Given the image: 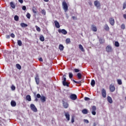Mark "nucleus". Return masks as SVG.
Returning a JSON list of instances; mask_svg holds the SVG:
<instances>
[{
  "mask_svg": "<svg viewBox=\"0 0 126 126\" xmlns=\"http://www.w3.org/2000/svg\"><path fill=\"white\" fill-rule=\"evenodd\" d=\"M63 8L64 11V12H66L68 10V6L67 3L65 1H63L62 3Z\"/></svg>",
  "mask_w": 126,
  "mask_h": 126,
  "instance_id": "obj_1",
  "label": "nucleus"
},
{
  "mask_svg": "<svg viewBox=\"0 0 126 126\" xmlns=\"http://www.w3.org/2000/svg\"><path fill=\"white\" fill-rule=\"evenodd\" d=\"M106 50L107 53H112L113 52V48L111 45H108L106 48Z\"/></svg>",
  "mask_w": 126,
  "mask_h": 126,
  "instance_id": "obj_2",
  "label": "nucleus"
},
{
  "mask_svg": "<svg viewBox=\"0 0 126 126\" xmlns=\"http://www.w3.org/2000/svg\"><path fill=\"white\" fill-rule=\"evenodd\" d=\"M92 114L94 116H95L96 115V110H97V108H96V106H93L92 107Z\"/></svg>",
  "mask_w": 126,
  "mask_h": 126,
  "instance_id": "obj_3",
  "label": "nucleus"
},
{
  "mask_svg": "<svg viewBox=\"0 0 126 126\" xmlns=\"http://www.w3.org/2000/svg\"><path fill=\"white\" fill-rule=\"evenodd\" d=\"M30 107H31V110H32V111H33V112H34L35 113L37 112V108L36 107L35 105H34L33 104H31Z\"/></svg>",
  "mask_w": 126,
  "mask_h": 126,
  "instance_id": "obj_4",
  "label": "nucleus"
},
{
  "mask_svg": "<svg viewBox=\"0 0 126 126\" xmlns=\"http://www.w3.org/2000/svg\"><path fill=\"white\" fill-rule=\"evenodd\" d=\"M101 94L103 98H106L107 96V93L106 92V90L104 89H102L101 90Z\"/></svg>",
  "mask_w": 126,
  "mask_h": 126,
  "instance_id": "obj_5",
  "label": "nucleus"
},
{
  "mask_svg": "<svg viewBox=\"0 0 126 126\" xmlns=\"http://www.w3.org/2000/svg\"><path fill=\"white\" fill-rule=\"evenodd\" d=\"M70 99L74 101L77 99V95H76L75 94H71L70 95Z\"/></svg>",
  "mask_w": 126,
  "mask_h": 126,
  "instance_id": "obj_6",
  "label": "nucleus"
},
{
  "mask_svg": "<svg viewBox=\"0 0 126 126\" xmlns=\"http://www.w3.org/2000/svg\"><path fill=\"white\" fill-rule=\"evenodd\" d=\"M58 32L59 33H62L63 35H66V34H67V32L64 29H59L58 30Z\"/></svg>",
  "mask_w": 126,
  "mask_h": 126,
  "instance_id": "obj_7",
  "label": "nucleus"
},
{
  "mask_svg": "<svg viewBox=\"0 0 126 126\" xmlns=\"http://www.w3.org/2000/svg\"><path fill=\"white\" fill-rule=\"evenodd\" d=\"M109 23L112 25V26H114L115 25V19L111 17L109 19Z\"/></svg>",
  "mask_w": 126,
  "mask_h": 126,
  "instance_id": "obj_8",
  "label": "nucleus"
},
{
  "mask_svg": "<svg viewBox=\"0 0 126 126\" xmlns=\"http://www.w3.org/2000/svg\"><path fill=\"white\" fill-rule=\"evenodd\" d=\"M35 80L36 84L38 85L39 83H40V79L39 78V75H38V74L36 75V77H35Z\"/></svg>",
  "mask_w": 126,
  "mask_h": 126,
  "instance_id": "obj_9",
  "label": "nucleus"
},
{
  "mask_svg": "<svg viewBox=\"0 0 126 126\" xmlns=\"http://www.w3.org/2000/svg\"><path fill=\"white\" fill-rule=\"evenodd\" d=\"M64 116L66 117V119L67 121H69V120H70V115H69V113H68V112H65L64 113Z\"/></svg>",
  "mask_w": 126,
  "mask_h": 126,
  "instance_id": "obj_10",
  "label": "nucleus"
},
{
  "mask_svg": "<svg viewBox=\"0 0 126 126\" xmlns=\"http://www.w3.org/2000/svg\"><path fill=\"white\" fill-rule=\"evenodd\" d=\"M109 89H110L111 92H114V91H115V90H116V88H115V86L111 85L110 86Z\"/></svg>",
  "mask_w": 126,
  "mask_h": 126,
  "instance_id": "obj_11",
  "label": "nucleus"
},
{
  "mask_svg": "<svg viewBox=\"0 0 126 126\" xmlns=\"http://www.w3.org/2000/svg\"><path fill=\"white\" fill-rule=\"evenodd\" d=\"M94 4L96 7H100V2L98 0H95L94 2Z\"/></svg>",
  "mask_w": 126,
  "mask_h": 126,
  "instance_id": "obj_12",
  "label": "nucleus"
},
{
  "mask_svg": "<svg viewBox=\"0 0 126 126\" xmlns=\"http://www.w3.org/2000/svg\"><path fill=\"white\" fill-rule=\"evenodd\" d=\"M63 105L65 109H67V108H68V103H67V102H65L64 101H63Z\"/></svg>",
  "mask_w": 126,
  "mask_h": 126,
  "instance_id": "obj_13",
  "label": "nucleus"
},
{
  "mask_svg": "<svg viewBox=\"0 0 126 126\" xmlns=\"http://www.w3.org/2000/svg\"><path fill=\"white\" fill-rule=\"evenodd\" d=\"M54 23L56 28H60V27H61V26L60 25V23H59L58 21H55Z\"/></svg>",
  "mask_w": 126,
  "mask_h": 126,
  "instance_id": "obj_14",
  "label": "nucleus"
},
{
  "mask_svg": "<svg viewBox=\"0 0 126 126\" xmlns=\"http://www.w3.org/2000/svg\"><path fill=\"white\" fill-rule=\"evenodd\" d=\"M107 101L110 104H112L113 103V99H112V97H111L110 96H107Z\"/></svg>",
  "mask_w": 126,
  "mask_h": 126,
  "instance_id": "obj_15",
  "label": "nucleus"
},
{
  "mask_svg": "<svg viewBox=\"0 0 126 126\" xmlns=\"http://www.w3.org/2000/svg\"><path fill=\"white\" fill-rule=\"evenodd\" d=\"M92 30L94 32H97V27L95 26H92Z\"/></svg>",
  "mask_w": 126,
  "mask_h": 126,
  "instance_id": "obj_16",
  "label": "nucleus"
},
{
  "mask_svg": "<svg viewBox=\"0 0 126 126\" xmlns=\"http://www.w3.org/2000/svg\"><path fill=\"white\" fill-rule=\"evenodd\" d=\"M40 100L43 103H44V102H46V97H45L44 95L41 96L40 97Z\"/></svg>",
  "mask_w": 126,
  "mask_h": 126,
  "instance_id": "obj_17",
  "label": "nucleus"
},
{
  "mask_svg": "<svg viewBox=\"0 0 126 126\" xmlns=\"http://www.w3.org/2000/svg\"><path fill=\"white\" fill-rule=\"evenodd\" d=\"M39 40L41 41V42H44V41H45V37L44 36H43V35H40Z\"/></svg>",
  "mask_w": 126,
  "mask_h": 126,
  "instance_id": "obj_18",
  "label": "nucleus"
},
{
  "mask_svg": "<svg viewBox=\"0 0 126 126\" xmlns=\"http://www.w3.org/2000/svg\"><path fill=\"white\" fill-rule=\"evenodd\" d=\"M63 86H66L67 87H69V84H68L66 81L62 82Z\"/></svg>",
  "mask_w": 126,
  "mask_h": 126,
  "instance_id": "obj_19",
  "label": "nucleus"
},
{
  "mask_svg": "<svg viewBox=\"0 0 126 126\" xmlns=\"http://www.w3.org/2000/svg\"><path fill=\"white\" fill-rule=\"evenodd\" d=\"M26 98L27 101H31V96L30 95H27Z\"/></svg>",
  "mask_w": 126,
  "mask_h": 126,
  "instance_id": "obj_20",
  "label": "nucleus"
},
{
  "mask_svg": "<svg viewBox=\"0 0 126 126\" xmlns=\"http://www.w3.org/2000/svg\"><path fill=\"white\" fill-rule=\"evenodd\" d=\"M10 5L11 6V7H12V8H15V4H14V3L13 2H11L10 3Z\"/></svg>",
  "mask_w": 126,
  "mask_h": 126,
  "instance_id": "obj_21",
  "label": "nucleus"
},
{
  "mask_svg": "<svg viewBox=\"0 0 126 126\" xmlns=\"http://www.w3.org/2000/svg\"><path fill=\"white\" fill-rule=\"evenodd\" d=\"M20 26H21V27H23V28H24L25 27H27L28 26V25L24 23H22L20 24Z\"/></svg>",
  "mask_w": 126,
  "mask_h": 126,
  "instance_id": "obj_22",
  "label": "nucleus"
},
{
  "mask_svg": "<svg viewBox=\"0 0 126 126\" xmlns=\"http://www.w3.org/2000/svg\"><path fill=\"white\" fill-rule=\"evenodd\" d=\"M79 48L80 49V50H81V51H82V52H84V48H83V46H82V45L81 44H79Z\"/></svg>",
  "mask_w": 126,
  "mask_h": 126,
  "instance_id": "obj_23",
  "label": "nucleus"
},
{
  "mask_svg": "<svg viewBox=\"0 0 126 126\" xmlns=\"http://www.w3.org/2000/svg\"><path fill=\"white\" fill-rule=\"evenodd\" d=\"M11 106H12V107H15V106H16V102L14 101H11Z\"/></svg>",
  "mask_w": 126,
  "mask_h": 126,
  "instance_id": "obj_24",
  "label": "nucleus"
},
{
  "mask_svg": "<svg viewBox=\"0 0 126 126\" xmlns=\"http://www.w3.org/2000/svg\"><path fill=\"white\" fill-rule=\"evenodd\" d=\"M82 112L84 114L86 115L87 114H88V110L86 109H84L82 110Z\"/></svg>",
  "mask_w": 126,
  "mask_h": 126,
  "instance_id": "obj_25",
  "label": "nucleus"
},
{
  "mask_svg": "<svg viewBox=\"0 0 126 126\" xmlns=\"http://www.w3.org/2000/svg\"><path fill=\"white\" fill-rule=\"evenodd\" d=\"M104 29L106 31H109L110 30V28H109V26L108 25L106 24L104 25Z\"/></svg>",
  "mask_w": 126,
  "mask_h": 126,
  "instance_id": "obj_26",
  "label": "nucleus"
},
{
  "mask_svg": "<svg viewBox=\"0 0 126 126\" xmlns=\"http://www.w3.org/2000/svg\"><path fill=\"white\" fill-rule=\"evenodd\" d=\"M66 76L65 75H63L62 78V82H65L66 81V78L65 77Z\"/></svg>",
  "mask_w": 126,
  "mask_h": 126,
  "instance_id": "obj_27",
  "label": "nucleus"
},
{
  "mask_svg": "<svg viewBox=\"0 0 126 126\" xmlns=\"http://www.w3.org/2000/svg\"><path fill=\"white\" fill-rule=\"evenodd\" d=\"M77 76L78 79H81V78L82 77V74H81V73H78Z\"/></svg>",
  "mask_w": 126,
  "mask_h": 126,
  "instance_id": "obj_28",
  "label": "nucleus"
},
{
  "mask_svg": "<svg viewBox=\"0 0 126 126\" xmlns=\"http://www.w3.org/2000/svg\"><path fill=\"white\" fill-rule=\"evenodd\" d=\"M63 49H64V47L63 46V45L62 44H60L59 45V50H60L61 51H63Z\"/></svg>",
  "mask_w": 126,
  "mask_h": 126,
  "instance_id": "obj_29",
  "label": "nucleus"
},
{
  "mask_svg": "<svg viewBox=\"0 0 126 126\" xmlns=\"http://www.w3.org/2000/svg\"><path fill=\"white\" fill-rule=\"evenodd\" d=\"M91 84L92 87H94V86H95V80H92L91 81Z\"/></svg>",
  "mask_w": 126,
  "mask_h": 126,
  "instance_id": "obj_30",
  "label": "nucleus"
},
{
  "mask_svg": "<svg viewBox=\"0 0 126 126\" xmlns=\"http://www.w3.org/2000/svg\"><path fill=\"white\" fill-rule=\"evenodd\" d=\"M17 44H18V46H22V41H21V40H18Z\"/></svg>",
  "mask_w": 126,
  "mask_h": 126,
  "instance_id": "obj_31",
  "label": "nucleus"
},
{
  "mask_svg": "<svg viewBox=\"0 0 126 126\" xmlns=\"http://www.w3.org/2000/svg\"><path fill=\"white\" fill-rule=\"evenodd\" d=\"M117 83H118V84H119V85H122L123 84V82H122V80L118 79Z\"/></svg>",
  "mask_w": 126,
  "mask_h": 126,
  "instance_id": "obj_32",
  "label": "nucleus"
},
{
  "mask_svg": "<svg viewBox=\"0 0 126 126\" xmlns=\"http://www.w3.org/2000/svg\"><path fill=\"white\" fill-rule=\"evenodd\" d=\"M14 20L15 21H18V20H19V17H18L17 15H15L14 16Z\"/></svg>",
  "mask_w": 126,
  "mask_h": 126,
  "instance_id": "obj_33",
  "label": "nucleus"
},
{
  "mask_svg": "<svg viewBox=\"0 0 126 126\" xmlns=\"http://www.w3.org/2000/svg\"><path fill=\"white\" fill-rule=\"evenodd\" d=\"M35 28L37 32H41V29L40 27H38L37 26H35Z\"/></svg>",
  "mask_w": 126,
  "mask_h": 126,
  "instance_id": "obj_34",
  "label": "nucleus"
},
{
  "mask_svg": "<svg viewBox=\"0 0 126 126\" xmlns=\"http://www.w3.org/2000/svg\"><path fill=\"white\" fill-rule=\"evenodd\" d=\"M16 66L18 69H21V66L19 64H16Z\"/></svg>",
  "mask_w": 126,
  "mask_h": 126,
  "instance_id": "obj_35",
  "label": "nucleus"
},
{
  "mask_svg": "<svg viewBox=\"0 0 126 126\" xmlns=\"http://www.w3.org/2000/svg\"><path fill=\"white\" fill-rule=\"evenodd\" d=\"M32 12H33V13H35L36 14V13H37V9H36L35 7H33Z\"/></svg>",
  "mask_w": 126,
  "mask_h": 126,
  "instance_id": "obj_36",
  "label": "nucleus"
},
{
  "mask_svg": "<svg viewBox=\"0 0 126 126\" xmlns=\"http://www.w3.org/2000/svg\"><path fill=\"white\" fill-rule=\"evenodd\" d=\"M115 47H120V43H119V42L115 41Z\"/></svg>",
  "mask_w": 126,
  "mask_h": 126,
  "instance_id": "obj_37",
  "label": "nucleus"
},
{
  "mask_svg": "<svg viewBox=\"0 0 126 126\" xmlns=\"http://www.w3.org/2000/svg\"><path fill=\"white\" fill-rule=\"evenodd\" d=\"M26 17H27V18H28L29 19H30V17H31V15L30 14V13H27V15H26Z\"/></svg>",
  "mask_w": 126,
  "mask_h": 126,
  "instance_id": "obj_38",
  "label": "nucleus"
},
{
  "mask_svg": "<svg viewBox=\"0 0 126 126\" xmlns=\"http://www.w3.org/2000/svg\"><path fill=\"white\" fill-rule=\"evenodd\" d=\"M66 44H69L70 42V38H67L65 40Z\"/></svg>",
  "mask_w": 126,
  "mask_h": 126,
  "instance_id": "obj_39",
  "label": "nucleus"
},
{
  "mask_svg": "<svg viewBox=\"0 0 126 126\" xmlns=\"http://www.w3.org/2000/svg\"><path fill=\"white\" fill-rule=\"evenodd\" d=\"M121 29H123V30L126 29V26L125 25V24H123L121 25Z\"/></svg>",
  "mask_w": 126,
  "mask_h": 126,
  "instance_id": "obj_40",
  "label": "nucleus"
},
{
  "mask_svg": "<svg viewBox=\"0 0 126 126\" xmlns=\"http://www.w3.org/2000/svg\"><path fill=\"white\" fill-rule=\"evenodd\" d=\"M69 78H72V77H73V74L72 73H69Z\"/></svg>",
  "mask_w": 126,
  "mask_h": 126,
  "instance_id": "obj_41",
  "label": "nucleus"
},
{
  "mask_svg": "<svg viewBox=\"0 0 126 126\" xmlns=\"http://www.w3.org/2000/svg\"><path fill=\"white\" fill-rule=\"evenodd\" d=\"M41 13L44 14V15H46V10L45 9H43L41 10Z\"/></svg>",
  "mask_w": 126,
  "mask_h": 126,
  "instance_id": "obj_42",
  "label": "nucleus"
},
{
  "mask_svg": "<svg viewBox=\"0 0 126 126\" xmlns=\"http://www.w3.org/2000/svg\"><path fill=\"white\" fill-rule=\"evenodd\" d=\"M126 2H125L123 4V9H126Z\"/></svg>",
  "mask_w": 126,
  "mask_h": 126,
  "instance_id": "obj_43",
  "label": "nucleus"
},
{
  "mask_svg": "<svg viewBox=\"0 0 126 126\" xmlns=\"http://www.w3.org/2000/svg\"><path fill=\"white\" fill-rule=\"evenodd\" d=\"M11 90L13 91H14V90H15V86H14V85H12L11 87Z\"/></svg>",
  "mask_w": 126,
  "mask_h": 126,
  "instance_id": "obj_44",
  "label": "nucleus"
},
{
  "mask_svg": "<svg viewBox=\"0 0 126 126\" xmlns=\"http://www.w3.org/2000/svg\"><path fill=\"white\" fill-rule=\"evenodd\" d=\"M41 95L39 94H36V97L38 98V99L41 98Z\"/></svg>",
  "mask_w": 126,
  "mask_h": 126,
  "instance_id": "obj_45",
  "label": "nucleus"
},
{
  "mask_svg": "<svg viewBox=\"0 0 126 126\" xmlns=\"http://www.w3.org/2000/svg\"><path fill=\"white\" fill-rule=\"evenodd\" d=\"M84 123H86V124H89V121L88 120L84 119Z\"/></svg>",
  "mask_w": 126,
  "mask_h": 126,
  "instance_id": "obj_46",
  "label": "nucleus"
},
{
  "mask_svg": "<svg viewBox=\"0 0 126 126\" xmlns=\"http://www.w3.org/2000/svg\"><path fill=\"white\" fill-rule=\"evenodd\" d=\"M74 70L75 72H79V71H80V70L78 69H74Z\"/></svg>",
  "mask_w": 126,
  "mask_h": 126,
  "instance_id": "obj_47",
  "label": "nucleus"
},
{
  "mask_svg": "<svg viewBox=\"0 0 126 126\" xmlns=\"http://www.w3.org/2000/svg\"><path fill=\"white\" fill-rule=\"evenodd\" d=\"M84 100L85 101H89V100H90V98H89V97H85Z\"/></svg>",
  "mask_w": 126,
  "mask_h": 126,
  "instance_id": "obj_48",
  "label": "nucleus"
},
{
  "mask_svg": "<svg viewBox=\"0 0 126 126\" xmlns=\"http://www.w3.org/2000/svg\"><path fill=\"white\" fill-rule=\"evenodd\" d=\"M99 42L100 43V44H103L104 43V40H103V39H100Z\"/></svg>",
  "mask_w": 126,
  "mask_h": 126,
  "instance_id": "obj_49",
  "label": "nucleus"
},
{
  "mask_svg": "<svg viewBox=\"0 0 126 126\" xmlns=\"http://www.w3.org/2000/svg\"><path fill=\"white\" fill-rule=\"evenodd\" d=\"M10 36L12 38H15V35H14L13 33H11Z\"/></svg>",
  "mask_w": 126,
  "mask_h": 126,
  "instance_id": "obj_50",
  "label": "nucleus"
},
{
  "mask_svg": "<svg viewBox=\"0 0 126 126\" xmlns=\"http://www.w3.org/2000/svg\"><path fill=\"white\" fill-rule=\"evenodd\" d=\"M72 81H73V82H74L75 83H77L78 84H79L80 83V82H77V81H76L74 80H73Z\"/></svg>",
  "mask_w": 126,
  "mask_h": 126,
  "instance_id": "obj_51",
  "label": "nucleus"
},
{
  "mask_svg": "<svg viewBox=\"0 0 126 126\" xmlns=\"http://www.w3.org/2000/svg\"><path fill=\"white\" fill-rule=\"evenodd\" d=\"M22 9H23V10H26V6H23L22 7Z\"/></svg>",
  "mask_w": 126,
  "mask_h": 126,
  "instance_id": "obj_52",
  "label": "nucleus"
},
{
  "mask_svg": "<svg viewBox=\"0 0 126 126\" xmlns=\"http://www.w3.org/2000/svg\"><path fill=\"white\" fill-rule=\"evenodd\" d=\"M6 39H9V38H10V36L9 35H7L6 36Z\"/></svg>",
  "mask_w": 126,
  "mask_h": 126,
  "instance_id": "obj_53",
  "label": "nucleus"
},
{
  "mask_svg": "<svg viewBox=\"0 0 126 126\" xmlns=\"http://www.w3.org/2000/svg\"><path fill=\"white\" fill-rule=\"evenodd\" d=\"M71 123H74V118H73V117L71 119Z\"/></svg>",
  "mask_w": 126,
  "mask_h": 126,
  "instance_id": "obj_54",
  "label": "nucleus"
},
{
  "mask_svg": "<svg viewBox=\"0 0 126 126\" xmlns=\"http://www.w3.org/2000/svg\"><path fill=\"white\" fill-rule=\"evenodd\" d=\"M20 3H23V0H18Z\"/></svg>",
  "mask_w": 126,
  "mask_h": 126,
  "instance_id": "obj_55",
  "label": "nucleus"
},
{
  "mask_svg": "<svg viewBox=\"0 0 126 126\" xmlns=\"http://www.w3.org/2000/svg\"><path fill=\"white\" fill-rule=\"evenodd\" d=\"M39 62H43V59L42 58H39Z\"/></svg>",
  "mask_w": 126,
  "mask_h": 126,
  "instance_id": "obj_56",
  "label": "nucleus"
},
{
  "mask_svg": "<svg viewBox=\"0 0 126 126\" xmlns=\"http://www.w3.org/2000/svg\"><path fill=\"white\" fill-rule=\"evenodd\" d=\"M123 17H124V18H125V19H126V14H124Z\"/></svg>",
  "mask_w": 126,
  "mask_h": 126,
  "instance_id": "obj_57",
  "label": "nucleus"
},
{
  "mask_svg": "<svg viewBox=\"0 0 126 126\" xmlns=\"http://www.w3.org/2000/svg\"><path fill=\"white\" fill-rule=\"evenodd\" d=\"M34 101H35L36 102H37L38 101V98H37V97L35 98Z\"/></svg>",
  "mask_w": 126,
  "mask_h": 126,
  "instance_id": "obj_58",
  "label": "nucleus"
},
{
  "mask_svg": "<svg viewBox=\"0 0 126 126\" xmlns=\"http://www.w3.org/2000/svg\"><path fill=\"white\" fill-rule=\"evenodd\" d=\"M44 1H46V2H48V1H49V0H44Z\"/></svg>",
  "mask_w": 126,
  "mask_h": 126,
  "instance_id": "obj_59",
  "label": "nucleus"
},
{
  "mask_svg": "<svg viewBox=\"0 0 126 126\" xmlns=\"http://www.w3.org/2000/svg\"><path fill=\"white\" fill-rule=\"evenodd\" d=\"M94 126H96V123H94Z\"/></svg>",
  "mask_w": 126,
  "mask_h": 126,
  "instance_id": "obj_60",
  "label": "nucleus"
},
{
  "mask_svg": "<svg viewBox=\"0 0 126 126\" xmlns=\"http://www.w3.org/2000/svg\"><path fill=\"white\" fill-rule=\"evenodd\" d=\"M72 18H73V19H74L75 18V16H73Z\"/></svg>",
  "mask_w": 126,
  "mask_h": 126,
  "instance_id": "obj_61",
  "label": "nucleus"
}]
</instances>
